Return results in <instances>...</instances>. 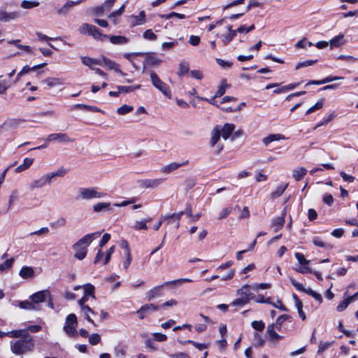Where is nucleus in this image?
Masks as SVG:
<instances>
[{"label": "nucleus", "mask_w": 358, "mask_h": 358, "mask_svg": "<svg viewBox=\"0 0 358 358\" xmlns=\"http://www.w3.org/2000/svg\"><path fill=\"white\" fill-rule=\"evenodd\" d=\"M323 104H324V102H323L322 99L318 101L315 105H313V106H311L310 108H308L307 110L306 115H309V114L316 111L317 110L321 109L323 107Z\"/></svg>", "instance_id": "48"}, {"label": "nucleus", "mask_w": 358, "mask_h": 358, "mask_svg": "<svg viewBox=\"0 0 358 358\" xmlns=\"http://www.w3.org/2000/svg\"><path fill=\"white\" fill-rule=\"evenodd\" d=\"M159 306H155L154 304L150 303V304H146V305L141 306V308H140V312L141 313L145 312L146 313H149L152 311H156V310H159Z\"/></svg>", "instance_id": "46"}, {"label": "nucleus", "mask_w": 358, "mask_h": 358, "mask_svg": "<svg viewBox=\"0 0 358 358\" xmlns=\"http://www.w3.org/2000/svg\"><path fill=\"white\" fill-rule=\"evenodd\" d=\"M161 17L163 19L169 20L172 17H176L180 20H182L185 18V15L184 14L178 13L176 12H171L169 14H164L161 15Z\"/></svg>", "instance_id": "47"}, {"label": "nucleus", "mask_w": 358, "mask_h": 358, "mask_svg": "<svg viewBox=\"0 0 358 358\" xmlns=\"http://www.w3.org/2000/svg\"><path fill=\"white\" fill-rule=\"evenodd\" d=\"M163 181L162 178L143 179L138 180V184L141 188L154 189L160 185Z\"/></svg>", "instance_id": "7"}, {"label": "nucleus", "mask_w": 358, "mask_h": 358, "mask_svg": "<svg viewBox=\"0 0 358 358\" xmlns=\"http://www.w3.org/2000/svg\"><path fill=\"white\" fill-rule=\"evenodd\" d=\"M106 194L99 190L97 187H80L76 199L78 200L99 199L105 197Z\"/></svg>", "instance_id": "3"}, {"label": "nucleus", "mask_w": 358, "mask_h": 358, "mask_svg": "<svg viewBox=\"0 0 358 358\" xmlns=\"http://www.w3.org/2000/svg\"><path fill=\"white\" fill-rule=\"evenodd\" d=\"M90 36H92L94 39L101 41H103L104 38L108 37V35L103 34L102 33H101L99 29L97 27H96L95 26L94 27Z\"/></svg>", "instance_id": "39"}, {"label": "nucleus", "mask_w": 358, "mask_h": 358, "mask_svg": "<svg viewBox=\"0 0 358 358\" xmlns=\"http://www.w3.org/2000/svg\"><path fill=\"white\" fill-rule=\"evenodd\" d=\"M24 122V120L20 118L8 119L3 122L2 127L6 130L14 129L17 128Z\"/></svg>", "instance_id": "13"}, {"label": "nucleus", "mask_w": 358, "mask_h": 358, "mask_svg": "<svg viewBox=\"0 0 358 358\" xmlns=\"http://www.w3.org/2000/svg\"><path fill=\"white\" fill-rule=\"evenodd\" d=\"M18 14L16 12L7 13L6 11L0 10V21L9 22L17 17Z\"/></svg>", "instance_id": "28"}, {"label": "nucleus", "mask_w": 358, "mask_h": 358, "mask_svg": "<svg viewBox=\"0 0 358 358\" xmlns=\"http://www.w3.org/2000/svg\"><path fill=\"white\" fill-rule=\"evenodd\" d=\"M150 77L153 86L159 90L165 96L171 99V92L169 86L164 83L154 71L150 73Z\"/></svg>", "instance_id": "4"}, {"label": "nucleus", "mask_w": 358, "mask_h": 358, "mask_svg": "<svg viewBox=\"0 0 358 358\" xmlns=\"http://www.w3.org/2000/svg\"><path fill=\"white\" fill-rule=\"evenodd\" d=\"M14 262V259L12 257L9 259H7L5 262L0 264V271H3L7 268H9L12 266Z\"/></svg>", "instance_id": "63"}, {"label": "nucleus", "mask_w": 358, "mask_h": 358, "mask_svg": "<svg viewBox=\"0 0 358 358\" xmlns=\"http://www.w3.org/2000/svg\"><path fill=\"white\" fill-rule=\"evenodd\" d=\"M66 171L63 169H59L57 171L51 172L43 175L38 179L33 180L29 184V188L31 190L42 188L46 185L51 184L52 179L55 177H62L65 175Z\"/></svg>", "instance_id": "2"}, {"label": "nucleus", "mask_w": 358, "mask_h": 358, "mask_svg": "<svg viewBox=\"0 0 358 358\" xmlns=\"http://www.w3.org/2000/svg\"><path fill=\"white\" fill-rule=\"evenodd\" d=\"M289 318V315H282L279 316L277 318L275 323L273 324L275 329L277 330L280 331L281 329L282 324L283 323V322L287 320Z\"/></svg>", "instance_id": "45"}, {"label": "nucleus", "mask_w": 358, "mask_h": 358, "mask_svg": "<svg viewBox=\"0 0 358 358\" xmlns=\"http://www.w3.org/2000/svg\"><path fill=\"white\" fill-rule=\"evenodd\" d=\"M290 282L292 285L298 290L300 292H303L305 293H307V288H305L304 286L298 282H296L294 279L290 278Z\"/></svg>", "instance_id": "58"}, {"label": "nucleus", "mask_w": 358, "mask_h": 358, "mask_svg": "<svg viewBox=\"0 0 358 358\" xmlns=\"http://www.w3.org/2000/svg\"><path fill=\"white\" fill-rule=\"evenodd\" d=\"M316 62H317V60H306V61H304L303 62H299L296 65L295 69L298 70V69L303 68V67H307V66H312L314 64H315Z\"/></svg>", "instance_id": "56"}, {"label": "nucleus", "mask_w": 358, "mask_h": 358, "mask_svg": "<svg viewBox=\"0 0 358 358\" xmlns=\"http://www.w3.org/2000/svg\"><path fill=\"white\" fill-rule=\"evenodd\" d=\"M151 221V218L143 220L141 221H136L132 227L136 230L148 229L147 222Z\"/></svg>", "instance_id": "41"}, {"label": "nucleus", "mask_w": 358, "mask_h": 358, "mask_svg": "<svg viewBox=\"0 0 358 358\" xmlns=\"http://www.w3.org/2000/svg\"><path fill=\"white\" fill-rule=\"evenodd\" d=\"M133 110V106L124 104L117 109V113L120 115H125L132 111Z\"/></svg>", "instance_id": "54"}, {"label": "nucleus", "mask_w": 358, "mask_h": 358, "mask_svg": "<svg viewBox=\"0 0 358 358\" xmlns=\"http://www.w3.org/2000/svg\"><path fill=\"white\" fill-rule=\"evenodd\" d=\"M313 243L315 246H317V247H320V248H324L325 249H331L333 248V245L329 244V243H324L322 239L320 237H315L313 238Z\"/></svg>", "instance_id": "42"}, {"label": "nucleus", "mask_w": 358, "mask_h": 358, "mask_svg": "<svg viewBox=\"0 0 358 358\" xmlns=\"http://www.w3.org/2000/svg\"><path fill=\"white\" fill-rule=\"evenodd\" d=\"M237 295L239 297L246 299L249 302L253 299V294L250 292V286L244 285L237 291Z\"/></svg>", "instance_id": "15"}, {"label": "nucleus", "mask_w": 358, "mask_h": 358, "mask_svg": "<svg viewBox=\"0 0 358 358\" xmlns=\"http://www.w3.org/2000/svg\"><path fill=\"white\" fill-rule=\"evenodd\" d=\"M73 140L68 136L67 134L64 133H55L48 136L45 139L46 143L34 148L31 150H41L48 147V143L50 142H58V143H68L72 142Z\"/></svg>", "instance_id": "5"}, {"label": "nucleus", "mask_w": 358, "mask_h": 358, "mask_svg": "<svg viewBox=\"0 0 358 358\" xmlns=\"http://www.w3.org/2000/svg\"><path fill=\"white\" fill-rule=\"evenodd\" d=\"M101 60L102 62L101 66L107 67L108 69H112L113 68H115V64H116L115 62L105 57H102V59Z\"/></svg>", "instance_id": "52"}, {"label": "nucleus", "mask_w": 358, "mask_h": 358, "mask_svg": "<svg viewBox=\"0 0 358 358\" xmlns=\"http://www.w3.org/2000/svg\"><path fill=\"white\" fill-rule=\"evenodd\" d=\"M75 107L77 108H80V109L85 110H89V111H92V112H99V111H101L100 109H99L98 108H96L95 106H88V105H85V104H76L75 106Z\"/></svg>", "instance_id": "50"}, {"label": "nucleus", "mask_w": 358, "mask_h": 358, "mask_svg": "<svg viewBox=\"0 0 358 358\" xmlns=\"http://www.w3.org/2000/svg\"><path fill=\"white\" fill-rule=\"evenodd\" d=\"M344 35L343 34H340L338 36L333 38L329 41V45L331 49L334 48H338L344 43Z\"/></svg>", "instance_id": "34"}, {"label": "nucleus", "mask_w": 358, "mask_h": 358, "mask_svg": "<svg viewBox=\"0 0 358 358\" xmlns=\"http://www.w3.org/2000/svg\"><path fill=\"white\" fill-rule=\"evenodd\" d=\"M164 285H165L164 284L162 285H158V286H156V287H153L152 289H150L146 293V296H147L148 300L150 301V300L153 299L154 298H155L156 296H161L162 290Z\"/></svg>", "instance_id": "19"}, {"label": "nucleus", "mask_w": 358, "mask_h": 358, "mask_svg": "<svg viewBox=\"0 0 358 358\" xmlns=\"http://www.w3.org/2000/svg\"><path fill=\"white\" fill-rule=\"evenodd\" d=\"M288 184L278 186L276 189L271 194V196L273 199H275L281 196L285 190L287 189Z\"/></svg>", "instance_id": "44"}, {"label": "nucleus", "mask_w": 358, "mask_h": 358, "mask_svg": "<svg viewBox=\"0 0 358 358\" xmlns=\"http://www.w3.org/2000/svg\"><path fill=\"white\" fill-rule=\"evenodd\" d=\"M101 235V232H94L92 234H88L81 238L75 243V247H78L79 245L83 246L87 248L90 244L93 241V240L97 238Z\"/></svg>", "instance_id": "8"}, {"label": "nucleus", "mask_w": 358, "mask_h": 358, "mask_svg": "<svg viewBox=\"0 0 358 358\" xmlns=\"http://www.w3.org/2000/svg\"><path fill=\"white\" fill-rule=\"evenodd\" d=\"M285 139V136L280 134H270L262 139V142L265 145H268L269 143L273 141H280Z\"/></svg>", "instance_id": "29"}, {"label": "nucleus", "mask_w": 358, "mask_h": 358, "mask_svg": "<svg viewBox=\"0 0 358 358\" xmlns=\"http://www.w3.org/2000/svg\"><path fill=\"white\" fill-rule=\"evenodd\" d=\"M47 298H50V292L47 289L37 292L30 296V299L37 305L45 301Z\"/></svg>", "instance_id": "9"}, {"label": "nucleus", "mask_w": 358, "mask_h": 358, "mask_svg": "<svg viewBox=\"0 0 358 358\" xmlns=\"http://www.w3.org/2000/svg\"><path fill=\"white\" fill-rule=\"evenodd\" d=\"M189 70V64L188 62L182 61L179 64V71L178 72V76L179 77H182L184 75L187 74Z\"/></svg>", "instance_id": "37"}, {"label": "nucleus", "mask_w": 358, "mask_h": 358, "mask_svg": "<svg viewBox=\"0 0 358 358\" xmlns=\"http://www.w3.org/2000/svg\"><path fill=\"white\" fill-rule=\"evenodd\" d=\"M19 306L22 309L28 310H38L40 309L39 306L35 304L32 301H22L19 302Z\"/></svg>", "instance_id": "21"}, {"label": "nucleus", "mask_w": 358, "mask_h": 358, "mask_svg": "<svg viewBox=\"0 0 358 358\" xmlns=\"http://www.w3.org/2000/svg\"><path fill=\"white\" fill-rule=\"evenodd\" d=\"M285 213H283L281 217H278L272 220V226L274 227V231H278L282 228L285 223Z\"/></svg>", "instance_id": "31"}, {"label": "nucleus", "mask_w": 358, "mask_h": 358, "mask_svg": "<svg viewBox=\"0 0 358 358\" xmlns=\"http://www.w3.org/2000/svg\"><path fill=\"white\" fill-rule=\"evenodd\" d=\"M34 347L33 337L29 334L18 340L10 341V350L17 355L32 352Z\"/></svg>", "instance_id": "1"}, {"label": "nucleus", "mask_w": 358, "mask_h": 358, "mask_svg": "<svg viewBox=\"0 0 358 358\" xmlns=\"http://www.w3.org/2000/svg\"><path fill=\"white\" fill-rule=\"evenodd\" d=\"M354 287V285L352 284L349 285V287L347 288L345 292L344 293V296H345V299H344L336 307V310L338 312H342L345 309L347 308V307L349 306L350 303H352V301L350 299V297L348 296V292L350 289Z\"/></svg>", "instance_id": "14"}, {"label": "nucleus", "mask_w": 358, "mask_h": 358, "mask_svg": "<svg viewBox=\"0 0 358 358\" xmlns=\"http://www.w3.org/2000/svg\"><path fill=\"white\" fill-rule=\"evenodd\" d=\"M182 344H185V343H191L192 344L195 348H196L197 349H199V350H202L203 349H206L208 348V345L205 344V343H196L194 341H192V340H187V341H185L183 342H181Z\"/></svg>", "instance_id": "53"}, {"label": "nucleus", "mask_w": 358, "mask_h": 358, "mask_svg": "<svg viewBox=\"0 0 358 358\" xmlns=\"http://www.w3.org/2000/svg\"><path fill=\"white\" fill-rule=\"evenodd\" d=\"M108 38L113 44L115 45L126 44L129 41V39L123 36H108Z\"/></svg>", "instance_id": "35"}, {"label": "nucleus", "mask_w": 358, "mask_h": 358, "mask_svg": "<svg viewBox=\"0 0 358 358\" xmlns=\"http://www.w3.org/2000/svg\"><path fill=\"white\" fill-rule=\"evenodd\" d=\"M39 5L38 1H22L21 3V6L25 9H29L34 7H36Z\"/></svg>", "instance_id": "51"}, {"label": "nucleus", "mask_w": 358, "mask_h": 358, "mask_svg": "<svg viewBox=\"0 0 358 358\" xmlns=\"http://www.w3.org/2000/svg\"><path fill=\"white\" fill-rule=\"evenodd\" d=\"M220 129L222 137L224 140H227L234 131L235 125L234 124L226 123L222 127H220Z\"/></svg>", "instance_id": "17"}, {"label": "nucleus", "mask_w": 358, "mask_h": 358, "mask_svg": "<svg viewBox=\"0 0 358 358\" xmlns=\"http://www.w3.org/2000/svg\"><path fill=\"white\" fill-rule=\"evenodd\" d=\"M26 334V331L24 329L13 330L10 331L4 332V336H7L10 338H16L19 339L22 338Z\"/></svg>", "instance_id": "36"}, {"label": "nucleus", "mask_w": 358, "mask_h": 358, "mask_svg": "<svg viewBox=\"0 0 358 358\" xmlns=\"http://www.w3.org/2000/svg\"><path fill=\"white\" fill-rule=\"evenodd\" d=\"M189 163L188 160L185 161L182 163L171 162L161 169V172L163 173L169 174L173 171L177 170L182 166H185Z\"/></svg>", "instance_id": "11"}, {"label": "nucleus", "mask_w": 358, "mask_h": 358, "mask_svg": "<svg viewBox=\"0 0 358 358\" xmlns=\"http://www.w3.org/2000/svg\"><path fill=\"white\" fill-rule=\"evenodd\" d=\"M131 18L133 20L131 22L132 26L143 24L145 22V13L142 10L138 15H131Z\"/></svg>", "instance_id": "24"}, {"label": "nucleus", "mask_w": 358, "mask_h": 358, "mask_svg": "<svg viewBox=\"0 0 358 358\" xmlns=\"http://www.w3.org/2000/svg\"><path fill=\"white\" fill-rule=\"evenodd\" d=\"M34 161V158L24 159L23 163L22 164H20V166H18L15 169V172L20 173V172H22V171H25L26 169H29L32 165Z\"/></svg>", "instance_id": "30"}, {"label": "nucleus", "mask_w": 358, "mask_h": 358, "mask_svg": "<svg viewBox=\"0 0 358 358\" xmlns=\"http://www.w3.org/2000/svg\"><path fill=\"white\" fill-rule=\"evenodd\" d=\"M77 317L75 314L71 313L66 317L64 330L68 336L75 337L77 335Z\"/></svg>", "instance_id": "6"}, {"label": "nucleus", "mask_w": 358, "mask_h": 358, "mask_svg": "<svg viewBox=\"0 0 358 358\" xmlns=\"http://www.w3.org/2000/svg\"><path fill=\"white\" fill-rule=\"evenodd\" d=\"M341 79H343V78L342 77H337V76H328V77H327L324 79L321 80H310V81H309L306 84V85H322V84H325V83H329V82H331V81L338 80H341Z\"/></svg>", "instance_id": "32"}, {"label": "nucleus", "mask_w": 358, "mask_h": 358, "mask_svg": "<svg viewBox=\"0 0 358 358\" xmlns=\"http://www.w3.org/2000/svg\"><path fill=\"white\" fill-rule=\"evenodd\" d=\"M115 1L116 0H106L101 6L106 12H108L114 6Z\"/></svg>", "instance_id": "60"}, {"label": "nucleus", "mask_w": 358, "mask_h": 358, "mask_svg": "<svg viewBox=\"0 0 358 358\" xmlns=\"http://www.w3.org/2000/svg\"><path fill=\"white\" fill-rule=\"evenodd\" d=\"M145 62L148 65L154 66V65L159 64L161 62V60H159L157 58H155V57L150 56V55H148L145 59Z\"/></svg>", "instance_id": "62"}, {"label": "nucleus", "mask_w": 358, "mask_h": 358, "mask_svg": "<svg viewBox=\"0 0 358 358\" xmlns=\"http://www.w3.org/2000/svg\"><path fill=\"white\" fill-rule=\"evenodd\" d=\"M237 31H233L229 32L227 35L222 36V42L224 45H227L232 39L236 36Z\"/></svg>", "instance_id": "49"}, {"label": "nucleus", "mask_w": 358, "mask_h": 358, "mask_svg": "<svg viewBox=\"0 0 358 358\" xmlns=\"http://www.w3.org/2000/svg\"><path fill=\"white\" fill-rule=\"evenodd\" d=\"M82 63L92 69L94 68L92 67L93 65H102V62L99 59H93L89 57H81Z\"/></svg>", "instance_id": "25"}, {"label": "nucleus", "mask_w": 358, "mask_h": 358, "mask_svg": "<svg viewBox=\"0 0 358 358\" xmlns=\"http://www.w3.org/2000/svg\"><path fill=\"white\" fill-rule=\"evenodd\" d=\"M81 287H83L84 289V294L89 295L91 297H92L93 299L95 298V296H94L95 287L94 285H92V284H90V283L85 284L83 286L76 285L73 287V290H75V291L78 290Z\"/></svg>", "instance_id": "16"}, {"label": "nucleus", "mask_w": 358, "mask_h": 358, "mask_svg": "<svg viewBox=\"0 0 358 358\" xmlns=\"http://www.w3.org/2000/svg\"><path fill=\"white\" fill-rule=\"evenodd\" d=\"M275 327L274 324H270L267 327L266 334L270 342L276 343L283 338V336L278 334L275 331Z\"/></svg>", "instance_id": "10"}, {"label": "nucleus", "mask_w": 358, "mask_h": 358, "mask_svg": "<svg viewBox=\"0 0 358 358\" xmlns=\"http://www.w3.org/2000/svg\"><path fill=\"white\" fill-rule=\"evenodd\" d=\"M252 327L257 331H262L265 327L264 323L262 321H253L252 322Z\"/></svg>", "instance_id": "61"}, {"label": "nucleus", "mask_w": 358, "mask_h": 358, "mask_svg": "<svg viewBox=\"0 0 358 358\" xmlns=\"http://www.w3.org/2000/svg\"><path fill=\"white\" fill-rule=\"evenodd\" d=\"M80 308L86 320L90 323H92L94 326H96L93 320H92L89 315L90 313L92 314H94V312L88 306H80Z\"/></svg>", "instance_id": "38"}, {"label": "nucleus", "mask_w": 358, "mask_h": 358, "mask_svg": "<svg viewBox=\"0 0 358 358\" xmlns=\"http://www.w3.org/2000/svg\"><path fill=\"white\" fill-rule=\"evenodd\" d=\"M45 83L49 87H55L64 84V79L62 78H48L42 81Z\"/></svg>", "instance_id": "27"}, {"label": "nucleus", "mask_w": 358, "mask_h": 358, "mask_svg": "<svg viewBox=\"0 0 358 358\" xmlns=\"http://www.w3.org/2000/svg\"><path fill=\"white\" fill-rule=\"evenodd\" d=\"M307 173V170L304 167H298L292 171V177L296 181H299Z\"/></svg>", "instance_id": "26"}, {"label": "nucleus", "mask_w": 358, "mask_h": 358, "mask_svg": "<svg viewBox=\"0 0 358 358\" xmlns=\"http://www.w3.org/2000/svg\"><path fill=\"white\" fill-rule=\"evenodd\" d=\"M20 40L16 39V40H12V41H8L7 43L10 44H13L15 46H16L17 48L27 52H31V48L29 45H23L20 43Z\"/></svg>", "instance_id": "40"}, {"label": "nucleus", "mask_w": 358, "mask_h": 358, "mask_svg": "<svg viewBox=\"0 0 358 358\" xmlns=\"http://www.w3.org/2000/svg\"><path fill=\"white\" fill-rule=\"evenodd\" d=\"M143 37L145 39L155 41L157 39V35L151 30L148 29L143 33Z\"/></svg>", "instance_id": "64"}, {"label": "nucleus", "mask_w": 358, "mask_h": 358, "mask_svg": "<svg viewBox=\"0 0 358 358\" xmlns=\"http://www.w3.org/2000/svg\"><path fill=\"white\" fill-rule=\"evenodd\" d=\"M307 294L313 296L315 300H317L319 303L322 302V295L319 293L315 292V291L312 290L310 288H307Z\"/></svg>", "instance_id": "59"}, {"label": "nucleus", "mask_w": 358, "mask_h": 358, "mask_svg": "<svg viewBox=\"0 0 358 358\" xmlns=\"http://www.w3.org/2000/svg\"><path fill=\"white\" fill-rule=\"evenodd\" d=\"M230 87V85L227 84L226 79H222L220 81V85L218 87L215 97H220L226 92V90Z\"/></svg>", "instance_id": "33"}, {"label": "nucleus", "mask_w": 358, "mask_h": 358, "mask_svg": "<svg viewBox=\"0 0 358 358\" xmlns=\"http://www.w3.org/2000/svg\"><path fill=\"white\" fill-rule=\"evenodd\" d=\"M94 27V26L92 24H90L87 23H83L80 26L78 31L81 34L90 35V33L92 32Z\"/></svg>", "instance_id": "43"}, {"label": "nucleus", "mask_w": 358, "mask_h": 358, "mask_svg": "<svg viewBox=\"0 0 358 358\" xmlns=\"http://www.w3.org/2000/svg\"><path fill=\"white\" fill-rule=\"evenodd\" d=\"M125 7H126L125 3L122 4V6L119 9L112 12L110 15H108V18L109 20H112V22L114 24H117L118 23V20H117V17H118L122 15V13L124 11Z\"/></svg>", "instance_id": "22"}, {"label": "nucleus", "mask_w": 358, "mask_h": 358, "mask_svg": "<svg viewBox=\"0 0 358 358\" xmlns=\"http://www.w3.org/2000/svg\"><path fill=\"white\" fill-rule=\"evenodd\" d=\"M93 210L95 213H104V212H113V209L111 207L110 202H99L93 205Z\"/></svg>", "instance_id": "12"}, {"label": "nucleus", "mask_w": 358, "mask_h": 358, "mask_svg": "<svg viewBox=\"0 0 358 358\" xmlns=\"http://www.w3.org/2000/svg\"><path fill=\"white\" fill-rule=\"evenodd\" d=\"M72 248L75 251L74 257L76 259H78L79 260H82L86 257L87 252V249L85 248V247L81 246V245H79L78 247H75V243H74L73 245Z\"/></svg>", "instance_id": "23"}, {"label": "nucleus", "mask_w": 358, "mask_h": 358, "mask_svg": "<svg viewBox=\"0 0 358 358\" xmlns=\"http://www.w3.org/2000/svg\"><path fill=\"white\" fill-rule=\"evenodd\" d=\"M295 257L296 258L297 261L301 266L308 265L310 263V260H307L302 253L296 252Z\"/></svg>", "instance_id": "57"}, {"label": "nucleus", "mask_w": 358, "mask_h": 358, "mask_svg": "<svg viewBox=\"0 0 358 358\" xmlns=\"http://www.w3.org/2000/svg\"><path fill=\"white\" fill-rule=\"evenodd\" d=\"M20 276L23 279H28L34 276V270L31 266H22L19 272Z\"/></svg>", "instance_id": "20"}, {"label": "nucleus", "mask_w": 358, "mask_h": 358, "mask_svg": "<svg viewBox=\"0 0 358 358\" xmlns=\"http://www.w3.org/2000/svg\"><path fill=\"white\" fill-rule=\"evenodd\" d=\"M221 136V129L220 126H215L211 131V137L210 141V145L211 147H214L218 142Z\"/></svg>", "instance_id": "18"}, {"label": "nucleus", "mask_w": 358, "mask_h": 358, "mask_svg": "<svg viewBox=\"0 0 358 358\" xmlns=\"http://www.w3.org/2000/svg\"><path fill=\"white\" fill-rule=\"evenodd\" d=\"M313 45V43L311 42L307 41L306 38H303V39L299 41L296 44V48H306L308 46L310 47Z\"/></svg>", "instance_id": "55"}]
</instances>
